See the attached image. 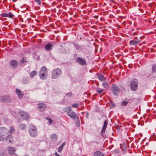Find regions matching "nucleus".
Returning <instances> with one entry per match:
<instances>
[{
  "label": "nucleus",
  "instance_id": "1",
  "mask_svg": "<svg viewBox=\"0 0 156 156\" xmlns=\"http://www.w3.org/2000/svg\"><path fill=\"white\" fill-rule=\"evenodd\" d=\"M63 111L67 113V115L73 119H75L76 118V114L74 111H72L71 107H65L63 108Z\"/></svg>",
  "mask_w": 156,
  "mask_h": 156
},
{
  "label": "nucleus",
  "instance_id": "2",
  "mask_svg": "<svg viewBox=\"0 0 156 156\" xmlns=\"http://www.w3.org/2000/svg\"><path fill=\"white\" fill-rule=\"evenodd\" d=\"M28 133L30 136L32 137H35L37 135V129L36 126L30 125L28 128Z\"/></svg>",
  "mask_w": 156,
  "mask_h": 156
},
{
  "label": "nucleus",
  "instance_id": "3",
  "mask_svg": "<svg viewBox=\"0 0 156 156\" xmlns=\"http://www.w3.org/2000/svg\"><path fill=\"white\" fill-rule=\"evenodd\" d=\"M38 75L41 79L44 80L47 78L48 75V71L45 66H43L41 69L38 73Z\"/></svg>",
  "mask_w": 156,
  "mask_h": 156
},
{
  "label": "nucleus",
  "instance_id": "4",
  "mask_svg": "<svg viewBox=\"0 0 156 156\" xmlns=\"http://www.w3.org/2000/svg\"><path fill=\"white\" fill-rule=\"evenodd\" d=\"M62 74V72L60 69L56 68L54 69L52 72L51 77L53 79H56L60 76Z\"/></svg>",
  "mask_w": 156,
  "mask_h": 156
},
{
  "label": "nucleus",
  "instance_id": "5",
  "mask_svg": "<svg viewBox=\"0 0 156 156\" xmlns=\"http://www.w3.org/2000/svg\"><path fill=\"white\" fill-rule=\"evenodd\" d=\"M138 83L136 80H133L130 83V88L131 90L134 91L136 90L138 87Z\"/></svg>",
  "mask_w": 156,
  "mask_h": 156
},
{
  "label": "nucleus",
  "instance_id": "6",
  "mask_svg": "<svg viewBox=\"0 0 156 156\" xmlns=\"http://www.w3.org/2000/svg\"><path fill=\"white\" fill-rule=\"evenodd\" d=\"M111 88L113 94L115 96L118 95L119 92L120 90L117 86L115 84H113L112 85Z\"/></svg>",
  "mask_w": 156,
  "mask_h": 156
},
{
  "label": "nucleus",
  "instance_id": "7",
  "mask_svg": "<svg viewBox=\"0 0 156 156\" xmlns=\"http://www.w3.org/2000/svg\"><path fill=\"white\" fill-rule=\"evenodd\" d=\"M76 62L82 66L86 65V61L85 59L81 57H79L76 58Z\"/></svg>",
  "mask_w": 156,
  "mask_h": 156
},
{
  "label": "nucleus",
  "instance_id": "8",
  "mask_svg": "<svg viewBox=\"0 0 156 156\" xmlns=\"http://www.w3.org/2000/svg\"><path fill=\"white\" fill-rule=\"evenodd\" d=\"M11 99L10 97L8 95H5L0 97V102H10Z\"/></svg>",
  "mask_w": 156,
  "mask_h": 156
},
{
  "label": "nucleus",
  "instance_id": "9",
  "mask_svg": "<svg viewBox=\"0 0 156 156\" xmlns=\"http://www.w3.org/2000/svg\"><path fill=\"white\" fill-rule=\"evenodd\" d=\"M9 130L5 127H2L0 128V136H4L8 133Z\"/></svg>",
  "mask_w": 156,
  "mask_h": 156
},
{
  "label": "nucleus",
  "instance_id": "10",
  "mask_svg": "<svg viewBox=\"0 0 156 156\" xmlns=\"http://www.w3.org/2000/svg\"><path fill=\"white\" fill-rule=\"evenodd\" d=\"M20 116L23 119L27 120L29 118V115L25 112H19Z\"/></svg>",
  "mask_w": 156,
  "mask_h": 156
},
{
  "label": "nucleus",
  "instance_id": "11",
  "mask_svg": "<svg viewBox=\"0 0 156 156\" xmlns=\"http://www.w3.org/2000/svg\"><path fill=\"white\" fill-rule=\"evenodd\" d=\"M18 64V62L14 60H11L9 63L10 67L14 69H15L17 67Z\"/></svg>",
  "mask_w": 156,
  "mask_h": 156
},
{
  "label": "nucleus",
  "instance_id": "12",
  "mask_svg": "<svg viewBox=\"0 0 156 156\" xmlns=\"http://www.w3.org/2000/svg\"><path fill=\"white\" fill-rule=\"evenodd\" d=\"M37 107L39 110L40 112H43L45 110L46 108V105L44 103H40L38 104Z\"/></svg>",
  "mask_w": 156,
  "mask_h": 156
},
{
  "label": "nucleus",
  "instance_id": "13",
  "mask_svg": "<svg viewBox=\"0 0 156 156\" xmlns=\"http://www.w3.org/2000/svg\"><path fill=\"white\" fill-rule=\"evenodd\" d=\"M0 16L2 17H9V18H12L14 15L9 12L8 13H3L0 15Z\"/></svg>",
  "mask_w": 156,
  "mask_h": 156
},
{
  "label": "nucleus",
  "instance_id": "14",
  "mask_svg": "<svg viewBox=\"0 0 156 156\" xmlns=\"http://www.w3.org/2000/svg\"><path fill=\"white\" fill-rule=\"evenodd\" d=\"M53 45L50 43L46 44L45 47V49L47 51H49L52 50Z\"/></svg>",
  "mask_w": 156,
  "mask_h": 156
},
{
  "label": "nucleus",
  "instance_id": "15",
  "mask_svg": "<svg viewBox=\"0 0 156 156\" xmlns=\"http://www.w3.org/2000/svg\"><path fill=\"white\" fill-rule=\"evenodd\" d=\"M108 124L107 120H106L104 123V124L101 132V133L103 134L105 133L107 126Z\"/></svg>",
  "mask_w": 156,
  "mask_h": 156
},
{
  "label": "nucleus",
  "instance_id": "16",
  "mask_svg": "<svg viewBox=\"0 0 156 156\" xmlns=\"http://www.w3.org/2000/svg\"><path fill=\"white\" fill-rule=\"evenodd\" d=\"M73 45L76 49L80 52L83 50V48L81 45H79L73 43Z\"/></svg>",
  "mask_w": 156,
  "mask_h": 156
},
{
  "label": "nucleus",
  "instance_id": "17",
  "mask_svg": "<svg viewBox=\"0 0 156 156\" xmlns=\"http://www.w3.org/2000/svg\"><path fill=\"white\" fill-rule=\"evenodd\" d=\"M16 91L19 98L20 99L22 98L23 95V94L22 93V91L20 89H16Z\"/></svg>",
  "mask_w": 156,
  "mask_h": 156
},
{
  "label": "nucleus",
  "instance_id": "18",
  "mask_svg": "<svg viewBox=\"0 0 156 156\" xmlns=\"http://www.w3.org/2000/svg\"><path fill=\"white\" fill-rule=\"evenodd\" d=\"M12 137V136L11 134L9 135L6 137L5 141H9V143L13 144L14 143V141L11 140Z\"/></svg>",
  "mask_w": 156,
  "mask_h": 156
},
{
  "label": "nucleus",
  "instance_id": "19",
  "mask_svg": "<svg viewBox=\"0 0 156 156\" xmlns=\"http://www.w3.org/2000/svg\"><path fill=\"white\" fill-rule=\"evenodd\" d=\"M8 149L9 153L11 154H13L16 151V148L14 147H10Z\"/></svg>",
  "mask_w": 156,
  "mask_h": 156
},
{
  "label": "nucleus",
  "instance_id": "20",
  "mask_svg": "<svg viewBox=\"0 0 156 156\" xmlns=\"http://www.w3.org/2000/svg\"><path fill=\"white\" fill-rule=\"evenodd\" d=\"M19 128L23 130H24L26 129L27 125L23 123L21 124L19 126Z\"/></svg>",
  "mask_w": 156,
  "mask_h": 156
},
{
  "label": "nucleus",
  "instance_id": "21",
  "mask_svg": "<svg viewBox=\"0 0 156 156\" xmlns=\"http://www.w3.org/2000/svg\"><path fill=\"white\" fill-rule=\"evenodd\" d=\"M30 81L29 78L27 77L24 78L22 82L23 84L28 83Z\"/></svg>",
  "mask_w": 156,
  "mask_h": 156
},
{
  "label": "nucleus",
  "instance_id": "22",
  "mask_svg": "<svg viewBox=\"0 0 156 156\" xmlns=\"http://www.w3.org/2000/svg\"><path fill=\"white\" fill-rule=\"evenodd\" d=\"M139 42V41L132 40L129 41V43L131 45H133L138 43Z\"/></svg>",
  "mask_w": 156,
  "mask_h": 156
},
{
  "label": "nucleus",
  "instance_id": "23",
  "mask_svg": "<svg viewBox=\"0 0 156 156\" xmlns=\"http://www.w3.org/2000/svg\"><path fill=\"white\" fill-rule=\"evenodd\" d=\"M98 79L101 81H104L105 80V78L104 77L103 75L101 74L98 76Z\"/></svg>",
  "mask_w": 156,
  "mask_h": 156
},
{
  "label": "nucleus",
  "instance_id": "24",
  "mask_svg": "<svg viewBox=\"0 0 156 156\" xmlns=\"http://www.w3.org/2000/svg\"><path fill=\"white\" fill-rule=\"evenodd\" d=\"M37 74V72L35 70L32 71L30 74V77L31 78H32L34 77V76Z\"/></svg>",
  "mask_w": 156,
  "mask_h": 156
},
{
  "label": "nucleus",
  "instance_id": "25",
  "mask_svg": "<svg viewBox=\"0 0 156 156\" xmlns=\"http://www.w3.org/2000/svg\"><path fill=\"white\" fill-rule=\"evenodd\" d=\"M102 85L104 88L106 89H108L109 87L108 83L105 82L102 83Z\"/></svg>",
  "mask_w": 156,
  "mask_h": 156
},
{
  "label": "nucleus",
  "instance_id": "26",
  "mask_svg": "<svg viewBox=\"0 0 156 156\" xmlns=\"http://www.w3.org/2000/svg\"><path fill=\"white\" fill-rule=\"evenodd\" d=\"M101 154V152L100 151H96L93 153L94 156H100Z\"/></svg>",
  "mask_w": 156,
  "mask_h": 156
},
{
  "label": "nucleus",
  "instance_id": "27",
  "mask_svg": "<svg viewBox=\"0 0 156 156\" xmlns=\"http://www.w3.org/2000/svg\"><path fill=\"white\" fill-rule=\"evenodd\" d=\"M96 91L98 94H100L103 91V89L99 87H97V88Z\"/></svg>",
  "mask_w": 156,
  "mask_h": 156
},
{
  "label": "nucleus",
  "instance_id": "28",
  "mask_svg": "<svg viewBox=\"0 0 156 156\" xmlns=\"http://www.w3.org/2000/svg\"><path fill=\"white\" fill-rule=\"evenodd\" d=\"M152 71L153 72H156V65L154 64L152 66Z\"/></svg>",
  "mask_w": 156,
  "mask_h": 156
},
{
  "label": "nucleus",
  "instance_id": "29",
  "mask_svg": "<svg viewBox=\"0 0 156 156\" xmlns=\"http://www.w3.org/2000/svg\"><path fill=\"white\" fill-rule=\"evenodd\" d=\"M79 104L78 103H74L72 105V107L73 108H76L79 107Z\"/></svg>",
  "mask_w": 156,
  "mask_h": 156
},
{
  "label": "nucleus",
  "instance_id": "30",
  "mask_svg": "<svg viewBox=\"0 0 156 156\" xmlns=\"http://www.w3.org/2000/svg\"><path fill=\"white\" fill-rule=\"evenodd\" d=\"M51 138L56 140L57 139V136L55 134H53L51 135Z\"/></svg>",
  "mask_w": 156,
  "mask_h": 156
},
{
  "label": "nucleus",
  "instance_id": "31",
  "mask_svg": "<svg viewBox=\"0 0 156 156\" xmlns=\"http://www.w3.org/2000/svg\"><path fill=\"white\" fill-rule=\"evenodd\" d=\"M128 104V102L125 101H122L121 103V105L122 106H126Z\"/></svg>",
  "mask_w": 156,
  "mask_h": 156
},
{
  "label": "nucleus",
  "instance_id": "32",
  "mask_svg": "<svg viewBox=\"0 0 156 156\" xmlns=\"http://www.w3.org/2000/svg\"><path fill=\"white\" fill-rule=\"evenodd\" d=\"M9 129L10 133H12L14 132L15 130L14 128L12 126Z\"/></svg>",
  "mask_w": 156,
  "mask_h": 156
},
{
  "label": "nucleus",
  "instance_id": "33",
  "mask_svg": "<svg viewBox=\"0 0 156 156\" xmlns=\"http://www.w3.org/2000/svg\"><path fill=\"white\" fill-rule=\"evenodd\" d=\"M34 1L37 2L39 5H41V0H34Z\"/></svg>",
  "mask_w": 156,
  "mask_h": 156
},
{
  "label": "nucleus",
  "instance_id": "34",
  "mask_svg": "<svg viewBox=\"0 0 156 156\" xmlns=\"http://www.w3.org/2000/svg\"><path fill=\"white\" fill-rule=\"evenodd\" d=\"M65 144V143L64 142L62 144V145L59 147H60V148H61L63 149V147Z\"/></svg>",
  "mask_w": 156,
  "mask_h": 156
},
{
  "label": "nucleus",
  "instance_id": "35",
  "mask_svg": "<svg viewBox=\"0 0 156 156\" xmlns=\"http://www.w3.org/2000/svg\"><path fill=\"white\" fill-rule=\"evenodd\" d=\"M65 144V143L64 142L62 144V145L59 147H60V148H61L63 149V147Z\"/></svg>",
  "mask_w": 156,
  "mask_h": 156
},
{
  "label": "nucleus",
  "instance_id": "36",
  "mask_svg": "<svg viewBox=\"0 0 156 156\" xmlns=\"http://www.w3.org/2000/svg\"><path fill=\"white\" fill-rule=\"evenodd\" d=\"M66 95L68 97H70L72 96V93L71 92H70L69 93H66Z\"/></svg>",
  "mask_w": 156,
  "mask_h": 156
},
{
  "label": "nucleus",
  "instance_id": "37",
  "mask_svg": "<svg viewBox=\"0 0 156 156\" xmlns=\"http://www.w3.org/2000/svg\"><path fill=\"white\" fill-rule=\"evenodd\" d=\"M62 149L60 148V147H59L58 149V151L59 152H60L62 151Z\"/></svg>",
  "mask_w": 156,
  "mask_h": 156
},
{
  "label": "nucleus",
  "instance_id": "38",
  "mask_svg": "<svg viewBox=\"0 0 156 156\" xmlns=\"http://www.w3.org/2000/svg\"><path fill=\"white\" fill-rule=\"evenodd\" d=\"M4 139V138L2 137V136H0V141L3 140Z\"/></svg>",
  "mask_w": 156,
  "mask_h": 156
},
{
  "label": "nucleus",
  "instance_id": "39",
  "mask_svg": "<svg viewBox=\"0 0 156 156\" xmlns=\"http://www.w3.org/2000/svg\"><path fill=\"white\" fill-rule=\"evenodd\" d=\"M21 62L22 63H23L24 62H26V61H25L24 58H23V59L21 60Z\"/></svg>",
  "mask_w": 156,
  "mask_h": 156
},
{
  "label": "nucleus",
  "instance_id": "40",
  "mask_svg": "<svg viewBox=\"0 0 156 156\" xmlns=\"http://www.w3.org/2000/svg\"><path fill=\"white\" fill-rule=\"evenodd\" d=\"M89 114L88 113V112H87L86 113V117H87V118H88V116H89Z\"/></svg>",
  "mask_w": 156,
  "mask_h": 156
},
{
  "label": "nucleus",
  "instance_id": "41",
  "mask_svg": "<svg viewBox=\"0 0 156 156\" xmlns=\"http://www.w3.org/2000/svg\"><path fill=\"white\" fill-rule=\"evenodd\" d=\"M55 156H60V155L57 153L56 152H55Z\"/></svg>",
  "mask_w": 156,
  "mask_h": 156
},
{
  "label": "nucleus",
  "instance_id": "42",
  "mask_svg": "<svg viewBox=\"0 0 156 156\" xmlns=\"http://www.w3.org/2000/svg\"><path fill=\"white\" fill-rule=\"evenodd\" d=\"M114 152L115 153H117L119 152V150H115L114 151Z\"/></svg>",
  "mask_w": 156,
  "mask_h": 156
},
{
  "label": "nucleus",
  "instance_id": "43",
  "mask_svg": "<svg viewBox=\"0 0 156 156\" xmlns=\"http://www.w3.org/2000/svg\"><path fill=\"white\" fill-rule=\"evenodd\" d=\"M49 121L50 124H51V123L52 122V120L50 119H49Z\"/></svg>",
  "mask_w": 156,
  "mask_h": 156
},
{
  "label": "nucleus",
  "instance_id": "44",
  "mask_svg": "<svg viewBox=\"0 0 156 156\" xmlns=\"http://www.w3.org/2000/svg\"><path fill=\"white\" fill-rule=\"evenodd\" d=\"M5 154L4 153H2V154H1L0 155H5Z\"/></svg>",
  "mask_w": 156,
  "mask_h": 156
},
{
  "label": "nucleus",
  "instance_id": "45",
  "mask_svg": "<svg viewBox=\"0 0 156 156\" xmlns=\"http://www.w3.org/2000/svg\"><path fill=\"white\" fill-rule=\"evenodd\" d=\"M21 21L23 22V19L22 18L21 20Z\"/></svg>",
  "mask_w": 156,
  "mask_h": 156
},
{
  "label": "nucleus",
  "instance_id": "46",
  "mask_svg": "<svg viewBox=\"0 0 156 156\" xmlns=\"http://www.w3.org/2000/svg\"><path fill=\"white\" fill-rule=\"evenodd\" d=\"M77 120L78 121H79V118H77Z\"/></svg>",
  "mask_w": 156,
  "mask_h": 156
},
{
  "label": "nucleus",
  "instance_id": "47",
  "mask_svg": "<svg viewBox=\"0 0 156 156\" xmlns=\"http://www.w3.org/2000/svg\"><path fill=\"white\" fill-rule=\"evenodd\" d=\"M136 38H137V37H136L134 38V39H136Z\"/></svg>",
  "mask_w": 156,
  "mask_h": 156
},
{
  "label": "nucleus",
  "instance_id": "48",
  "mask_svg": "<svg viewBox=\"0 0 156 156\" xmlns=\"http://www.w3.org/2000/svg\"><path fill=\"white\" fill-rule=\"evenodd\" d=\"M104 155V154H101V156H103Z\"/></svg>",
  "mask_w": 156,
  "mask_h": 156
},
{
  "label": "nucleus",
  "instance_id": "49",
  "mask_svg": "<svg viewBox=\"0 0 156 156\" xmlns=\"http://www.w3.org/2000/svg\"><path fill=\"white\" fill-rule=\"evenodd\" d=\"M84 112H81V114H82V113H83Z\"/></svg>",
  "mask_w": 156,
  "mask_h": 156
}]
</instances>
